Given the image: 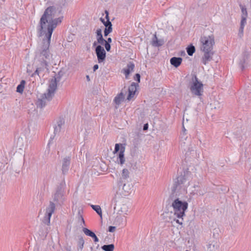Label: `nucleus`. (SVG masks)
I'll use <instances>...</instances> for the list:
<instances>
[{
  "mask_svg": "<svg viewBox=\"0 0 251 251\" xmlns=\"http://www.w3.org/2000/svg\"><path fill=\"white\" fill-rule=\"evenodd\" d=\"M57 10L53 6L48 7L42 16L38 26L40 36H45L38 47L36 58L40 62V66L37 67L34 73L31 75H39L43 69L47 68V60L50 59L49 47L53 30L62 22L63 17L56 18Z\"/></svg>",
  "mask_w": 251,
  "mask_h": 251,
  "instance_id": "f257e3e1",
  "label": "nucleus"
},
{
  "mask_svg": "<svg viewBox=\"0 0 251 251\" xmlns=\"http://www.w3.org/2000/svg\"><path fill=\"white\" fill-rule=\"evenodd\" d=\"M177 182L172 189L173 201L171 206L174 215L177 219H174L172 223H176L182 225L183 217L185 216V212L188 209V202L190 201L186 190V187L189 183H186L183 177H177Z\"/></svg>",
  "mask_w": 251,
  "mask_h": 251,
  "instance_id": "f03ea898",
  "label": "nucleus"
},
{
  "mask_svg": "<svg viewBox=\"0 0 251 251\" xmlns=\"http://www.w3.org/2000/svg\"><path fill=\"white\" fill-rule=\"evenodd\" d=\"M201 51H213L215 44V38L213 34L202 35L200 39Z\"/></svg>",
  "mask_w": 251,
  "mask_h": 251,
  "instance_id": "7ed1b4c3",
  "label": "nucleus"
},
{
  "mask_svg": "<svg viewBox=\"0 0 251 251\" xmlns=\"http://www.w3.org/2000/svg\"><path fill=\"white\" fill-rule=\"evenodd\" d=\"M189 88L191 93L196 96L201 97L203 93V85L196 75H194L190 82Z\"/></svg>",
  "mask_w": 251,
  "mask_h": 251,
  "instance_id": "20e7f679",
  "label": "nucleus"
},
{
  "mask_svg": "<svg viewBox=\"0 0 251 251\" xmlns=\"http://www.w3.org/2000/svg\"><path fill=\"white\" fill-rule=\"evenodd\" d=\"M125 151V147L122 145H121V148H120V145L116 144L115 146L114 153H117V159L116 162L120 164L121 165H123L125 162V158L124 152Z\"/></svg>",
  "mask_w": 251,
  "mask_h": 251,
  "instance_id": "39448f33",
  "label": "nucleus"
},
{
  "mask_svg": "<svg viewBox=\"0 0 251 251\" xmlns=\"http://www.w3.org/2000/svg\"><path fill=\"white\" fill-rule=\"evenodd\" d=\"M57 88V80L55 77H53L50 79L49 83L48 92L44 94L45 98L48 101L50 100L53 96L54 92Z\"/></svg>",
  "mask_w": 251,
  "mask_h": 251,
  "instance_id": "423d86ee",
  "label": "nucleus"
},
{
  "mask_svg": "<svg viewBox=\"0 0 251 251\" xmlns=\"http://www.w3.org/2000/svg\"><path fill=\"white\" fill-rule=\"evenodd\" d=\"M55 209V204L52 201H50L49 205L46 209V212L44 217L43 222L46 225L50 224V220L52 213Z\"/></svg>",
  "mask_w": 251,
  "mask_h": 251,
  "instance_id": "0eeeda50",
  "label": "nucleus"
},
{
  "mask_svg": "<svg viewBox=\"0 0 251 251\" xmlns=\"http://www.w3.org/2000/svg\"><path fill=\"white\" fill-rule=\"evenodd\" d=\"M183 177V178H185V180L186 181V183H188V182L189 183L188 185L186 187V189L187 188V187L189 185H193V187L195 189V190L194 191H192V192H191V193L193 194V195L197 194L198 195H203L204 194V193H205V191L202 190L200 188L199 182H196V183H194L192 181H189L183 176H179L178 177Z\"/></svg>",
  "mask_w": 251,
  "mask_h": 251,
  "instance_id": "6e6552de",
  "label": "nucleus"
},
{
  "mask_svg": "<svg viewBox=\"0 0 251 251\" xmlns=\"http://www.w3.org/2000/svg\"><path fill=\"white\" fill-rule=\"evenodd\" d=\"M52 199L54 202L57 204H61L65 200L64 196V191L62 188H58L54 195L52 196Z\"/></svg>",
  "mask_w": 251,
  "mask_h": 251,
  "instance_id": "1a4fd4ad",
  "label": "nucleus"
},
{
  "mask_svg": "<svg viewBox=\"0 0 251 251\" xmlns=\"http://www.w3.org/2000/svg\"><path fill=\"white\" fill-rule=\"evenodd\" d=\"M98 61L99 63L103 62L106 58V52L104 48L100 45L96 47L95 49Z\"/></svg>",
  "mask_w": 251,
  "mask_h": 251,
  "instance_id": "9d476101",
  "label": "nucleus"
},
{
  "mask_svg": "<svg viewBox=\"0 0 251 251\" xmlns=\"http://www.w3.org/2000/svg\"><path fill=\"white\" fill-rule=\"evenodd\" d=\"M204 54L201 58V62L204 65L207 64L212 59L214 54L213 51H202Z\"/></svg>",
  "mask_w": 251,
  "mask_h": 251,
  "instance_id": "9b49d317",
  "label": "nucleus"
},
{
  "mask_svg": "<svg viewBox=\"0 0 251 251\" xmlns=\"http://www.w3.org/2000/svg\"><path fill=\"white\" fill-rule=\"evenodd\" d=\"M65 122L63 119H60L57 122V125L54 126V133L56 134H59L63 131L65 128Z\"/></svg>",
  "mask_w": 251,
  "mask_h": 251,
  "instance_id": "f8f14e48",
  "label": "nucleus"
},
{
  "mask_svg": "<svg viewBox=\"0 0 251 251\" xmlns=\"http://www.w3.org/2000/svg\"><path fill=\"white\" fill-rule=\"evenodd\" d=\"M137 86L138 84H136L134 82L132 83V84L129 86L128 95L127 98L128 100H130L132 98L134 97L137 90Z\"/></svg>",
  "mask_w": 251,
  "mask_h": 251,
  "instance_id": "ddd939ff",
  "label": "nucleus"
},
{
  "mask_svg": "<svg viewBox=\"0 0 251 251\" xmlns=\"http://www.w3.org/2000/svg\"><path fill=\"white\" fill-rule=\"evenodd\" d=\"M129 172L128 170L126 169H124L122 171L121 176L118 181V185H122L123 181H125V180L127 179L129 177Z\"/></svg>",
  "mask_w": 251,
  "mask_h": 251,
  "instance_id": "4468645a",
  "label": "nucleus"
},
{
  "mask_svg": "<svg viewBox=\"0 0 251 251\" xmlns=\"http://www.w3.org/2000/svg\"><path fill=\"white\" fill-rule=\"evenodd\" d=\"M119 189L121 187L122 188V190L123 191V193L124 195H127L131 192V188L132 186L130 184H126L125 181H123L122 185H118Z\"/></svg>",
  "mask_w": 251,
  "mask_h": 251,
  "instance_id": "2eb2a0df",
  "label": "nucleus"
},
{
  "mask_svg": "<svg viewBox=\"0 0 251 251\" xmlns=\"http://www.w3.org/2000/svg\"><path fill=\"white\" fill-rule=\"evenodd\" d=\"M134 66V64L133 63L129 62L127 64L126 68H125L122 70V72L125 75L126 78H128V75L133 71Z\"/></svg>",
  "mask_w": 251,
  "mask_h": 251,
  "instance_id": "dca6fc26",
  "label": "nucleus"
},
{
  "mask_svg": "<svg viewBox=\"0 0 251 251\" xmlns=\"http://www.w3.org/2000/svg\"><path fill=\"white\" fill-rule=\"evenodd\" d=\"M70 163V157H66L64 158L63 160L62 163V170L63 174L66 173L68 172L69 168Z\"/></svg>",
  "mask_w": 251,
  "mask_h": 251,
  "instance_id": "f3484780",
  "label": "nucleus"
},
{
  "mask_svg": "<svg viewBox=\"0 0 251 251\" xmlns=\"http://www.w3.org/2000/svg\"><path fill=\"white\" fill-rule=\"evenodd\" d=\"M182 59L181 57H173L170 59L171 65L175 67H178L181 63Z\"/></svg>",
  "mask_w": 251,
  "mask_h": 251,
  "instance_id": "a211bd4d",
  "label": "nucleus"
},
{
  "mask_svg": "<svg viewBox=\"0 0 251 251\" xmlns=\"http://www.w3.org/2000/svg\"><path fill=\"white\" fill-rule=\"evenodd\" d=\"M96 33L98 43L100 45H103L104 39L102 37L101 29L100 28L98 29L96 31Z\"/></svg>",
  "mask_w": 251,
  "mask_h": 251,
  "instance_id": "6ab92c4d",
  "label": "nucleus"
},
{
  "mask_svg": "<svg viewBox=\"0 0 251 251\" xmlns=\"http://www.w3.org/2000/svg\"><path fill=\"white\" fill-rule=\"evenodd\" d=\"M164 43L162 40H159L157 39L156 35L154 34L153 38H152L151 44L154 47H160Z\"/></svg>",
  "mask_w": 251,
  "mask_h": 251,
  "instance_id": "aec40b11",
  "label": "nucleus"
},
{
  "mask_svg": "<svg viewBox=\"0 0 251 251\" xmlns=\"http://www.w3.org/2000/svg\"><path fill=\"white\" fill-rule=\"evenodd\" d=\"M46 100H48L46 98H45L44 94L42 96V98L41 99H39L37 101V107L42 108L45 106L46 105Z\"/></svg>",
  "mask_w": 251,
  "mask_h": 251,
  "instance_id": "412c9836",
  "label": "nucleus"
},
{
  "mask_svg": "<svg viewBox=\"0 0 251 251\" xmlns=\"http://www.w3.org/2000/svg\"><path fill=\"white\" fill-rule=\"evenodd\" d=\"M25 81L24 80H22L20 84H19L17 87V92L20 93H22L24 91V88L25 84Z\"/></svg>",
  "mask_w": 251,
  "mask_h": 251,
  "instance_id": "4be33fe9",
  "label": "nucleus"
},
{
  "mask_svg": "<svg viewBox=\"0 0 251 251\" xmlns=\"http://www.w3.org/2000/svg\"><path fill=\"white\" fill-rule=\"evenodd\" d=\"M91 207L95 210L97 213L100 217H102V211L100 205H91Z\"/></svg>",
  "mask_w": 251,
  "mask_h": 251,
  "instance_id": "5701e85b",
  "label": "nucleus"
},
{
  "mask_svg": "<svg viewBox=\"0 0 251 251\" xmlns=\"http://www.w3.org/2000/svg\"><path fill=\"white\" fill-rule=\"evenodd\" d=\"M124 98V95L122 93H121L120 94L117 95L114 99V101L116 103V104L119 105L121 103Z\"/></svg>",
  "mask_w": 251,
  "mask_h": 251,
  "instance_id": "b1692460",
  "label": "nucleus"
},
{
  "mask_svg": "<svg viewBox=\"0 0 251 251\" xmlns=\"http://www.w3.org/2000/svg\"><path fill=\"white\" fill-rule=\"evenodd\" d=\"M102 250L104 251H113L114 249V244L104 245L101 247Z\"/></svg>",
  "mask_w": 251,
  "mask_h": 251,
  "instance_id": "393cba45",
  "label": "nucleus"
},
{
  "mask_svg": "<svg viewBox=\"0 0 251 251\" xmlns=\"http://www.w3.org/2000/svg\"><path fill=\"white\" fill-rule=\"evenodd\" d=\"M187 52L190 56H192L195 51V48L192 45L189 46L187 49Z\"/></svg>",
  "mask_w": 251,
  "mask_h": 251,
  "instance_id": "a878e982",
  "label": "nucleus"
},
{
  "mask_svg": "<svg viewBox=\"0 0 251 251\" xmlns=\"http://www.w3.org/2000/svg\"><path fill=\"white\" fill-rule=\"evenodd\" d=\"M78 220L80 222V225L82 224L84 225L85 222L82 216V210L81 209L78 210L77 214Z\"/></svg>",
  "mask_w": 251,
  "mask_h": 251,
  "instance_id": "bb28decb",
  "label": "nucleus"
},
{
  "mask_svg": "<svg viewBox=\"0 0 251 251\" xmlns=\"http://www.w3.org/2000/svg\"><path fill=\"white\" fill-rule=\"evenodd\" d=\"M100 21L102 22V23L104 25L105 27H108V26H112V24L110 21V20H106L104 18H100Z\"/></svg>",
  "mask_w": 251,
  "mask_h": 251,
  "instance_id": "cd10ccee",
  "label": "nucleus"
},
{
  "mask_svg": "<svg viewBox=\"0 0 251 251\" xmlns=\"http://www.w3.org/2000/svg\"><path fill=\"white\" fill-rule=\"evenodd\" d=\"M77 244L78 250H82L84 244V240L82 237L79 238Z\"/></svg>",
  "mask_w": 251,
  "mask_h": 251,
  "instance_id": "c85d7f7f",
  "label": "nucleus"
},
{
  "mask_svg": "<svg viewBox=\"0 0 251 251\" xmlns=\"http://www.w3.org/2000/svg\"><path fill=\"white\" fill-rule=\"evenodd\" d=\"M83 231L87 236H89L91 237L93 236V235L95 234L93 232L89 230L87 228H84L83 229Z\"/></svg>",
  "mask_w": 251,
  "mask_h": 251,
  "instance_id": "c756f323",
  "label": "nucleus"
},
{
  "mask_svg": "<svg viewBox=\"0 0 251 251\" xmlns=\"http://www.w3.org/2000/svg\"><path fill=\"white\" fill-rule=\"evenodd\" d=\"M112 31V26H108L107 27H105L104 31V36H107Z\"/></svg>",
  "mask_w": 251,
  "mask_h": 251,
  "instance_id": "7c9ffc66",
  "label": "nucleus"
},
{
  "mask_svg": "<svg viewBox=\"0 0 251 251\" xmlns=\"http://www.w3.org/2000/svg\"><path fill=\"white\" fill-rule=\"evenodd\" d=\"M240 6H241V8L242 13V17H247L248 13H247L246 8H245L244 6H243L242 5H241Z\"/></svg>",
  "mask_w": 251,
  "mask_h": 251,
  "instance_id": "2f4dec72",
  "label": "nucleus"
},
{
  "mask_svg": "<svg viewBox=\"0 0 251 251\" xmlns=\"http://www.w3.org/2000/svg\"><path fill=\"white\" fill-rule=\"evenodd\" d=\"M247 17H242L240 26L244 27L246 23Z\"/></svg>",
  "mask_w": 251,
  "mask_h": 251,
  "instance_id": "473e14b6",
  "label": "nucleus"
},
{
  "mask_svg": "<svg viewBox=\"0 0 251 251\" xmlns=\"http://www.w3.org/2000/svg\"><path fill=\"white\" fill-rule=\"evenodd\" d=\"M18 143H19V145H18L20 148H22L24 144H23V140L22 138H18L17 139Z\"/></svg>",
  "mask_w": 251,
  "mask_h": 251,
  "instance_id": "72a5a7b5",
  "label": "nucleus"
},
{
  "mask_svg": "<svg viewBox=\"0 0 251 251\" xmlns=\"http://www.w3.org/2000/svg\"><path fill=\"white\" fill-rule=\"evenodd\" d=\"M103 45H104L105 50L107 51H110V49H111V46H110V44H108V43H106H106H104Z\"/></svg>",
  "mask_w": 251,
  "mask_h": 251,
  "instance_id": "f704fd0d",
  "label": "nucleus"
},
{
  "mask_svg": "<svg viewBox=\"0 0 251 251\" xmlns=\"http://www.w3.org/2000/svg\"><path fill=\"white\" fill-rule=\"evenodd\" d=\"M244 27L240 26L239 30V35L240 37H242L243 34Z\"/></svg>",
  "mask_w": 251,
  "mask_h": 251,
  "instance_id": "c9c22d12",
  "label": "nucleus"
},
{
  "mask_svg": "<svg viewBox=\"0 0 251 251\" xmlns=\"http://www.w3.org/2000/svg\"><path fill=\"white\" fill-rule=\"evenodd\" d=\"M134 79L137 80L138 82H140V75L139 74H136L134 76Z\"/></svg>",
  "mask_w": 251,
  "mask_h": 251,
  "instance_id": "e433bc0d",
  "label": "nucleus"
},
{
  "mask_svg": "<svg viewBox=\"0 0 251 251\" xmlns=\"http://www.w3.org/2000/svg\"><path fill=\"white\" fill-rule=\"evenodd\" d=\"M116 227L113 226H110L108 228V231L110 232H113L115 230Z\"/></svg>",
  "mask_w": 251,
  "mask_h": 251,
  "instance_id": "4c0bfd02",
  "label": "nucleus"
},
{
  "mask_svg": "<svg viewBox=\"0 0 251 251\" xmlns=\"http://www.w3.org/2000/svg\"><path fill=\"white\" fill-rule=\"evenodd\" d=\"M105 16L104 18L106 20H110L109 18V13L107 10L105 11Z\"/></svg>",
  "mask_w": 251,
  "mask_h": 251,
  "instance_id": "58836bf2",
  "label": "nucleus"
},
{
  "mask_svg": "<svg viewBox=\"0 0 251 251\" xmlns=\"http://www.w3.org/2000/svg\"><path fill=\"white\" fill-rule=\"evenodd\" d=\"M92 238H93L94 239V242H98L99 240L98 239V238L97 237V236L95 234H94L93 236L92 237Z\"/></svg>",
  "mask_w": 251,
  "mask_h": 251,
  "instance_id": "ea45409f",
  "label": "nucleus"
},
{
  "mask_svg": "<svg viewBox=\"0 0 251 251\" xmlns=\"http://www.w3.org/2000/svg\"><path fill=\"white\" fill-rule=\"evenodd\" d=\"M111 42H112V39L111 38H107V39L106 40L104 39V41H103V44L104 43L106 44V43L110 44V43H111Z\"/></svg>",
  "mask_w": 251,
  "mask_h": 251,
  "instance_id": "a19ab883",
  "label": "nucleus"
},
{
  "mask_svg": "<svg viewBox=\"0 0 251 251\" xmlns=\"http://www.w3.org/2000/svg\"><path fill=\"white\" fill-rule=\"evenodd\" d=\"M99 68V66L97 64H96L93 67V71H96Z\"/></svg>",
  "mask_w": 251,
  "mask_h": 251,
  "instance_id": "79ce46f5",
  "label": "nucleus"
},
{
  "mask_svg": "<svg viewBox=\"0 0 251 251\" xmlns=\"http://www.w3.org/2000/svg\"><path fill=\"white\" fill-rule=\"evenodd\" d=\"M148 124H145L143 126V129L145 130L148 129Z\"/></svg>",
  "mask_w": 251,
  "mask_h": 251,
  "instance_id": "37998d69",
  "label": "nucleus"
},
{
  "mask_svg": "<svg viewBox=\"0 0 251 251\" xmlns=\"http://www.w3.org/2000/svg\"><path fill=\"white\" fill-rule=\"evenodd\" d=\"M86 77V79L88 81H89L90 80V77L88 75H87Z\"/></svg>",
  "mask_w": 251,
  "mask_h": 251,
  "instance_id": "c03bdc74",
  "label": "nucleus"
},
{
  "mask_svg": "<svg viewBox=\"0 0 251 251\" xmlns=\"http://www.w3.org/2000/svg\"><path fill=\"white\" fill-rule=\"evenodd\" d=\"M97 43H98V42H94L93 43V47L96 46L97 45Z\"/></svg>",
  "mask_w": 251,
  "mask_h": 251,
  "instance_id": "a18cd8bd",
  "label": "nucleus"
},
{
  "mask_svg": "<svg viewBox=\"0 0 251 251\" xmlns=\"http://www.w3.org/2000/svg\"><path fill=\"white\" fill-rule=\"evenodd\" d=\"M50 143H51V141H49V143H48V146H49Z\"/></svg>",
  "mask_w": 251,
  "mask_h": 251,
  "instance_id": "49530a36",
  "label": "nucleus"
}]
</instances>
